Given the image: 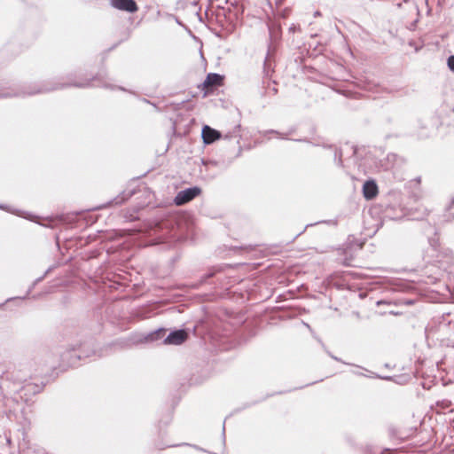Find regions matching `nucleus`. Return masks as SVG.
Wrapping results in <instances>:
<instances>
[{
    "mask_svg": "<svg viewBox=\"0 0 454 454\" xmlns=\"http://www.w3.org/2000/svg\"><path fill=\"white\" fill-rule=\"evenodd\" d=\"M223 75L210 73L198 88L203 91V97L206 98L209 94H212L217 88L222 87L223 85Z\"/></svg>",
    "mask_w": 454,
    "mask_h": 454,
    "instance_id": "f257e3e1",
    "label": "nucleus"
},
{
    "mask_svg": "<svg viewBox=\"0 0 454 454\" xmlns=\"http://www.w3.org/2000/svg\"><path fill=\"white\" fill-rule=\"evenodd\" d=\"M200 193V189L198 187L188 188L186 190L181 191L177 193L175 198V203L178 206L184 205L195 197H197Z\"/></svg>",
    "mask_w": 454,
    "mask_h": 454,
    "instance_id": "f03ea898",
    "label": "nucleus"
},
{
    "mask_svg": "<svg viewBox=\"0 0 454 454\" xmlns=\"http://www.w3.org/2000/svg\"><path fill=\"white\" fill-rule=\"evenodd\" d=\"M111 5L118 10L128 12H136L138 6L134 0H110Z\"/></svg>",
    "mask_w": 454,
    "mask_h": 454,
    "instance_id": "7ed1b4c3",
    "label": "nucleus"
},
{
    "mask_svg": "<svg viewBox=\"0 0 454 454\" xmlns=\"http://www.w3.org/2000/svg\"><path fill=\"white\" fill-rule=\"evenodd\" d=\"M188 338V333L184 330H177L171 333L165 342L168 344L179 345L184 342Z\"/></svg>",
    "mask_w": 454,
    "mask_h": 454,
    "instance_id": "20e7f679",
    "label": "nucleus"
},
{
    "mask_svg": "<svg viewBox=\"0 0 454 454\" xmlns=\"http://www.w3.org/2000/svg\"><path fill=\"white\" fill-rule=\"evenodd\" d=\"M378 186L372 180L366 181L363 185V193L366 200H372L378 194Z\"/></svg>",
    "mask_w": 454,
    "mask_h": 454,
    "instance_id": "39448f33",
    "label": "nucleus"
},
{
    "mask_svg": "<svg viewBox=\"0 0 454 454\" xmlns=\"http://www.w3.org/2000/svg\"><path fill=\"white\" fill-rule=\"evenodd\" d=\"M220 137V133L209 126H205L202 129V138L205 144H211L219 139Z\"/></svg>",
    "mask_w": 454,
    "mask_h": 454,
    "instance_id": "423d86ee",
    "label": "nucleus"
},
{
    "mask_svg": "<svg viewBox=\"0 0 454 454\" xmlns=\"http://www.w3.org/2000/svg\"><path fill=\"white\" fill-rule=\"evenodd\" d=\"M448 66L450 69L454 72V56H450L448 59Z\"/></svg>",
    "mask_w": 454,
    "mask_h": 454,
    "instance_id": "0eeeda50",
    "label": "nucleus"
},
{
    "mask_svg": "<svg viewBox=\"0 0 454 454\" xmlns=\"http://www.w3.org/2000/svg\"><path fill=\"white\" fill-rule=\"evenodd\" d=\"M285 0H275L276 5L281 6Z\"/></svg>",
    "mask_w": 454,
    "mask_h": 454,
    "instance_id": "6e6552de",
    "label": "nucleus"
}]
</instances>
